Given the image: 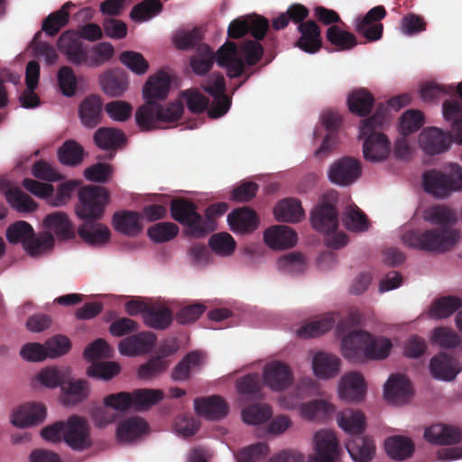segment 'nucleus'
I'll list each match as a JSON object with an SVG mask.
<instances>
[{
    "label": "nucleus",
    "instance_id": "obj_8",
    "mask_svg": "<svg viewBox=\"0 0 462 462\" xmlns=\"http://www.w3.org/2000/svg\"><path fill=\"white\" fill-rule=\"evenodd\" d=\"M79 202L75 212L83 220H99L109 202V192L105 187L87 185L78 192Z\"/></svg>",
    "mask_w": 462,
    "mask_h": 462
},
{
    "label": "nucleus",
    "instance_id": "obj_2",
    "mask_svg": "<svg viewBox=\"0 0 462 462\" xmlns=\"http://www.w3.org/2000/svg\"><path fill=\"white\" fill-rule=\"evenodd\" d=\"M393 344L384 337H373L363 330L349 332L342 339V354L352 363L382 360L391 352Z\"/></svg>",
    "mask_w": 462,
    "mask_h": 462
},
{
    "label": "nucleus",
    "instance_id": "obj_54",
    "mask_svg": "<svg viewBox=\"0 0 462 462\" xmlns=\"http://www.w3.org/2000/svg\"><path fill=\"white\" fill-rule=\"evenodd\" d=\"M180 97L185 102L188 110L194 115L208 112L209 106V98L204 96L197 88H189L182 91Z\"/></svg>",
    "mask_w": 462,
    "mask_h": 462
},
{
    "label": "nucleus",
    "instance_id": "obj_25",
    "mask_svg": "<svg viewBox=\"0 0 462 462\" xmlns=\"http://www.w3.org/2000/svg\"><path fill=\"white\" fill-rule=\"evenodd\" d=\"M156 337L149 331H143L120 341L119 351L125 356L148 353L154 346Z\"/></svg>",
    "mask_w": 462,
    "mask_h": 462
},
{
    "label": "nucleus",
    "instance_id": "obj_46",
    "mask_svg": "<svg viewBox=\"0 0 462 462\" xmlns=\"http://www.w3.org/2000/svg\"><path fill=\"white\" fill-rule=\"evenodd\" d=\"M341 121V116L337 112L327 111L323 113L322 123L330 134L326 135L321 145L317 150L316 154L318 156L327 154L333 149L336 144V137L333 133L339 128Z\"/></svg>",
    "mask_w": 462,
    "mask_h": 462
},
{
    "label": "nucleus",
    "instance_id": "obj_41",
    "mask_svg": "<svg viewBox=\"0 0 462 462\" xmlns=\"http://www.w3.org/2000/svg\"><path fill=\"white\" fill-rule=\"evenodd\" d=\"M173 319L172 311L162 304H150L144 314V324L153 329L163 330L170 327Z\"/></svg>",
    "mask_w": 462,
    "mask_h": 462
},
{
    "label": "nucleus",
    "instance_id": "obj_7",
    "mask_svg": "<svg viewBox=\"0 0 462 462\" xmlns=\"http://www.w3.org/2000/svg\"><path fill=\"white\" fill-rule=\"evenodd\" d=\"M164 393L159 389H137L130 392L111 393L104 398V405L120 412L130 409L137 411L147 410L162 400Z\"/></svg>",
    "mask_w": 462,
    "mask_h": 462
},
{
    "label": "nucleus",
    "instance_id": "obj_17",
    "mask_svg": "<svg viewBox=\"0 0 462 462\" xmlns=\"http://www.w3.org/2000/svg\"><path fill=\"white\" fill-rule=\"evenodd\" d=\"M59 51L64 54L69 62L76 65H84L88 48L84 46L80 39L72 32H64L59 38Z\"/></svg>",
    "mask_w": 462,
    "mask_h": 462
},
{
    "label": "nucleus",
    "instance_id": "obj_6",
    "mask_svg": "<svg viewBox=\"0 0 462 462\" xmlns=\"http://www.w3.org/2000/svg\"><path fill=\"white\" fill-rule=\"evenodd\" d=\"M184 106L181 100H176L162 106L157 102H146L135 112V121L143 131L159 127V123H176L183 115Z\"/></svg>",
    "mask_w": 462,
    "mask_h": 462
},
{
    "label": "nucleus",
    "instance_id": "obj_59",
    "mask_svg": "<svg viewBox=\"0 0 462 462\" xmlns=\"http://www.w3.org/2000/svg\"><path fill=\"white\" fill-rule=\"evenodd\" d=\"M179 226L171 222L157 223L148 228L149 238L155 243H164L172 240L179 234Z\"/></svg>",
    "mask_w": 462,
    "mask_h": 462
},
{
    "label": "nucleus",
    "instance_id": "obj_15",
    "mask_svg": "<svg viewBox=\"0 0 462 462\" xmlns=\"http://www.w3.org/2000/svg\"><path fill=\"white\" fill-rule=\"evenodd\" d=\"M263 381L273 391L281 392L292 384L293 374L287 364L273 361L264 366Z\"/></svg>",
    "mask_w": 462,
    "mask_h": 462
},
{
    "label": "nucleus",
    "instance_id": "obj_9",
    "mask_svg": "<svg viewBox=\"0 0 462 462\" xmlns=\"http://www.w3.org/2000/svg\"><path fill=\"white\" fill-rule=\"evenodd\" d=\"M425 192L438 199H445L452 192L462 189V168L456 164L449 173L432 169L422 175Z\"/></svg>",
    "mask_w": 462,
    "mask_h": 462
},
{
    "label": "nucleus",
    "instance_id": "obj_14",
    "mask_svg": "<svg viewBox=\"0 0 462 462\" xmlns=\"http://www.w3.org/2000/svg\"><path fill=\"white\" fill-rule=\"evenodd\" d=\"M64 441L76 450L88 448L91 441L88 420L78 415L70 416L65 423Z\"/></svg>",
    "mask_w": 462,
    "mask_h": 462
},
{
    "label": "nucleus",
    "instance_id": "obj_37",
    "mask_svg": "<svg viewBox=\"0 0 462 462\" xmlns=\"http://www.w3.org/2000/svg\"><path fill=\"white\" fill-rule=\"evenodd\" d=\"M346 102L348 109L352 114L363 117L372 112L375 99L367 88H359L348 94Z\"/></svg>",
    "mask_w": 462,
    "mask_h": 462
},
{
    "label": "nucleus",
    "instance_id": "obj_22",
    "mask_svg": "<svg viewBox=\"0 0 462 462\" xmlns=\"http://www.w3.org/2000/svg\"><path fill=\"white\" fill-rule=\"evenodd\" d=\"M421 149L429 155H435L448 151L451 136L436 127L424 129L419 136Z\"/></svg>",
    "mask_w": 462,
    "mask_h": 462
},
{
    "label": "nucleus",
    "instance_id": "obj_3",
    "mask_svg": "<svg viewBox=\"0 0 462 462\" xmlns=\"http://www.w3.org/2000/svg\"><path fill=\"white\" fill-rule=\"evenodd\" d=\"M387 113L388 107L381 103L376 106L374 115L362 121L359 136L365 139L363 152L367 161H383L390 152V141L381 132L386 122Z\"/></svg>",
    "mask_w": 462,
    "mask_h": 462
},
{
    "label": "nucleus",
    "instance_id": "obj_51",
    "mask_svg": "<svg viewBox=\"0 0 462 462\" xmlns=\"http://www.w3.org/2000/svg\"><path fill=\"white\" fill-rule=\"evenodd\" d=\"M115 53L114 47L109 42H99L90 50L88 49L84 65L89 68H97L109 61Z\"/></svg>",
    "mask_w": 462,
    "mask_h": 462
},
{
    "label": "nucleus",
    "instance_id": "obj_49",
    "mask_svg": "<svg viewBox=\"0 0 462 462\" xmlns=\"http://www.w3.org/2000/svg\"><path fill=\"white\" fill-rule=\"evenodd\" d=\"M5 199L10 207L19 213H32L38 204L19 188H11L5 192Z\"/></svg>",
    "mask_w": 462,
    "mask_h": 462
},
{
    "label": "nucleus",
    "instance_id": "obj_58",
    "mask_svg": "<svg viewBox=\"0 0 462 462\" xmlns=\"http://www.w3.org/2000/svg\"><path fill=\"white\" fill-rule=\"evenodd\" d=\"M343 222L350 231L363 232L368 229L366 215L356 205L346 208Z\"/></svg>",
    "mask_w": 462,
    "mask_h": 462
},
{
    "label": "nucleus",
    "instance_id": "obj_40",
    "mask_svg": "<svg viewBox=\"0 0 462 462\" xmlns=\"http://www.w3.org/2000/svg\"><path fill=\"white\" fill-rule=\"evenodd\" d=\"M148 423L134 416L120 421L116 428V437L121 442H131L148 430Z\"/></svg>",
    "mask_w": 462,
    "mask_h": 462
},
{
    "label": "nucleus",
    "instance_id": "obj_57",
    "mask_svg": "<svg viewBox=\"0 0 462 462\" xmlns=\"http://www.w3.org/2000/svg\"><path fill=\"white\" fill-rule=\"evenodd\" d=\"M273 415L269 405L255 403L243 409L242 418L246 424L259 425L266 422Z\"/></svg>",
    "mask_w": 462,
    "mask_h": 462
},
{
    "label": "nucleus",
    "instance_id": "obj_21",
    "mask_svg": "<svg viewBox=\"0 0 462 462\" xmlns=\"http://www.w3.org/2000/svg\"><path fill=\"white\" fill-rule=\"evenodd\" d=\"M45 232L53 234L60 241H68L76 236L74 226L68 215L61 211L48 214L42 220Z\"/></svg>",
    "mask_w": 462,
    "mask_h": 462
},
{
    "label": "nucleus",
    "instance_id": "obj_27",
    "mask_svg": "<svg viewBox=\"0 0 462 462\" xmlns=\"http://www.w3.org/2000/svg\"><path fill=\"white\" fill-rule=\"evenodd\" d=\"M411 393V383L404 375H391L384 384V397L392 403L399 404L405 402Z\"/></svg>",
    "mask_w": 462,
    "mask_h": 462
},
{
    "label": "nucleus",
    "instance_id": "obj_16",
    "mask_svg": "<svg viewBox=\"0 0 462 462\" xmlns=\"http://www.w3.org/2000/svg\"><path fill=\"white\" fill-rule=\"evenodd\" d=\"M316 455L310 462H335L339 454V446L335 433L322 430L314 436Z\"/></svg>",
    "mask_w": 462,
    "mask_h": 462
},
{
    "label": "nucleus",
    "instance_id": "obj_53",
    "mask_svg": "<svg viewBox=\"0 0 462 462\" xmlns=\"http://www.w3.org/2000/svg\"><path fill=\"white\" fill-rule=\"evenodd\" d=\"M58 157L62 164L76 166L83 161L84 149L78 142L68 140L59 148Z\"/></svg>",
    "mask_w": 462,
    "mask_h": 462
},
{
    "label": "nucleus",
    "instance_id": "obj_13",
    "mask_svg": "<svg viewBox=\"0 0 462 462\" xmlns=\"http://www.w3.org/2000/svg\"><path fill=\"white\" fill-rule=\"evenodd\" d=\"M386 10L383 5L370 9L363 17L357 18L356 31L368 42H375L382 38L383 25L380 23L386 16Z\"/></svg>",
    "mask_w": 462,
    "mask_h": 462
},
{
    "label": "nucleus",
    "instance_id": "obj_61",
    "mask_svg": "<svg viewBox=\"0 0 462 462\" xmlns=\"http://www.w3.org/2000/svg\"><path fill=\"white\" fill-rule=\"evenodd\" d=\"M121 367L116 362H94L87 369L89 377L109 381L120 373Z\"/></svg>",
    "mask_w": 462,
    "mask_h": 462
},
{
    "label": "nucleus",
    "instance_id": "obj_47",
    "mask_svg": "<svg viewBox=\"0 0 462 462\" xmlns=\"http://www.w3.org/2000/svg\"><path fill=\"white\" fill-rule=\"evenodd\" d=\"M387 454L395 460H403L410 457L414 450L412 441L402 436H393L384 442Z\"/></svg>",
    "mask_w": 462,
    "mask_h": 462
},
{
    "label": "nucleus",
    "instance_id": "obj_60",
    "mask_svg": "<svg viewBox=\"0 0 462 462\" xmlns=\"http://www.w3.org/2000/svg\"><path fill=\"white\" fill-rule=\"evenodd\" d=\"M69 374V369L68 367H46L39 373L38 380L48 388L61 387Z\"/></svg>",
    "mask_w": 462,
    "mask_h": 462
},
{
    "label": "nucleus",
    "instance_id": "obj_50",
    "mask_svg": "<svg viewBox=\"0 0 462 462\" xmlns=\"http://www.w3.org/2000/svg\"><path fill=\"white\" fill-rule=\"evenodd\" d=\"M326 38L338 51L351 50L357 45L355 34L340 29L337 25H331L328 28Z\"/></svg>",
    "mask_w": 462,
    "mask_h": 462
},
{
    "label": "nucleus",
    "instance_id": "obj_34",
    "mask_svg": "<svg viewBox=\"0 0 462 462\" xmlns=\"http://www.w3.org/2000/svg\"><path fill=\"white\" fill-rule=\"evenodd\" d=\"M263 239L265 244L273 249H285L296 244L297 235L287 226H274L264 232Z\"/></svg>",
    "mask_w": 462,
    "mask_h": 462
},
{
    "label": "nucleus",
    "instance_id": "obj_56",
    "mask_svg": "<svg viewBox=\"0 0 462 462\" xmlns=\"http://www.w3.org/2000/svg\"><path fill=\"white\" fill-rule=\"evenodd\" d=\"M208 245L216 254L226 257L235 252L236 242L230 234L220 232L210 236Z\"/></svg>",
    "mask_w": 462,
    "mask_h": 462
},
{
    "label": "nucleus",
    "instance_id": "obj_38",
    "mask_svg": "<svg viewBox=\"0 0 462 462\" xmlns=\"http://www.w3.org/2000/svg\"><path fill=\"white\" fill-rule=\"evenodd\" d=\"M95 221L86 220L79 226L78 234L89 245H104L110 239V231L106 226Z\"/></svg>",
    "mask_w": 462,
    "mask_h": 462
},
{
    "label": "nucleus",
    "instance_id": "obj_23",
    "mask_svg": "<svg viewBox=\"0 0 462 462\" xmlns=\"http://www.w3.org/2000/svg\"><path fill=\"white\" fill-rule=\"evenodd\" d=\"M46 413L45 405L39 402H28L13 412L11 421L16 427L26 428L42 422Z\"/></svg>",
    "mask_w": 462,
    "mask_h": 462
},
{
    "label": "nucleus",
    "instance_id": "obj_43",
    "mask_svg": "<svg viewBox=\"0 0 462 462\" xmlns=\"http://www.w3.org/2000/svg\"><path fill=\"white\" fill-rule=\"evenodd\" d=\"M274 215L278 221L296 223L304 217L301 203L297 199H285L274 208Z\"/></svg>",
    "mask_w": 462,
    "mask_h": 462
},
{
    "label": "nucleus",
    "instance_id": "obj_63",
    "mask_svg": "<svg viewBox=\"0 0 462 462\" xmlns=\"http://www.w3.org/2000/svg\"><path fill=\"white\" fill-rule=\"evenodd\" d=\"M278 269L291 274L301 273L306 267L303 255L298 252L286 254L278 260Z\"/></svg>",
    "mask_w": 462,
    "mask_h": 462
},
{
    "label": "nucleus",
    "instance_id": "obj_36",
    "mask_svg": "<svg viewBox=\"0 0 462 462\" xmlns=\"http://www.w3.org/2000/svg\"><path fill=\"white\" fill-rule=\"evenodd\" d=\"M423 219L431 224L438 226L437 228H454L457 221L456 212L445 205H433L423 210Z\"/></svg>",
    "mask_w": 462,
    "mask_h": 462
},
{
    "label": "nucleus",
    "instance_id": "obj_11",
    "mask_svg": "<svg viewBox=\"0 0 462 462\" xmlns=\"http://www.w3.org/2000/svg\"><path fill=\"white\" fill-rule=\"evenodd\" d=\"M362 174L359 160L344 156L335 161L328 168V180L338 186L346 187L356 182Z\"/></svg>",
    "mask_w": 462,
    "mask_h": 462
},
{
    "label": "nucleus",
    "instance_id": "obj_31",
    "mask_svg": "<svg viewBox=\"0 0 462 462\" xmlns=\"http://www.w3.org/2000/svg\"><path fill=\"white\" fill-rule=\"evenodd\" d=\"M112 224L117 232L127 236H136L143 230L141 214L136 211L116 212L112 218Z\"/></svg>",
    "mask_w": 462,
    "mask_h": 462
},
{
    "label": "nucleus",
    "instance_id": "obj_52",
    "mask_svg": "<svg viewBox=\"0 0 462 462\" xmlns=\"http://www.w3.org/2000/svg\"><path fill=\"white\" fill-rule=\"evenodd\" d=\"M202 355L197 351L188 353L174 367L171 377L174 381H185L195 368L200 366Z\"/></svg>",
    "mask_w": 462,
    "mask_h": 462
},
{
    "label": "nucleus",
    "instance_id": "obj_30",
    "mask_svg": "<svg viewBox=\"0 0 462 462\" xmlns=\"http://www.w3.org/2000/svg\"><path fill=\"white\" fill-rule=\"evenodd\" d=\"M424 438L431 443L452 445L462 440V430L450 425L435 424L425 430Z\"/></svg>",
    "mask_w": 462,
    "mask_h": 462
},
{
    "label": "nucleus",
    "instance_id": "obj_10",
    "mask_svg": "<svg viewBox=\"0 0 462 462\" xmlns=\"http://www.w3.org/2000/svg\"><path fill=\"white\" fill-rule=\"evenodd\" d=\"M170 209L171 217L188 228V235L200 238L208 234V223L198 213L194 202L183 198L173 199Z\"/></svg>",
    "mask_w": 462,
    "mask_h": 462
},
{
    "label": "nucleus",
    "instance_id": "obj_19",
    "mask_svg": "<svg viewBox=\"0 0 462 462\" xmlns=\"http://www.w3.org/2000/svg\"><path fill=\"white\" fill-rule=\"evenodd\" d=\"M300 37L295 46L306 53H317L322 48L321 31L313 20H308L298 25Z\"/></svg>",
    "mask_w": 462,
    "mask_h": 462
},
{
    "label": "nucleus",
    "instance_id": "obj_4",
    "mask_svg": "<svg viewBox=\"0 0 462 462\" xmlns=\"http://www.w3.org/2000/svg\"><path fill=\"white\" fill-rule=\"evenodd\" d=\"M460 238L455 228L409 230L402 236V243L411 247L430 253H445L452 249Z\"/></svg>",
    "mask_w": 462,
    "mask_h": 462
},
{
    "label": "nucleus",
    "instance_id": "obj_45",
    "mask_svg": "<svg viewBox=\"0 0 462 462\" xmlns=\"http://www.w3.org/2000/svg\"><path fill=\"white\" fill-rule=\"evenodd\" d=\"M337 420L350 437L362 434L365 430V417L361 411L346 409L338 414Z\"/></svg>",
    "mask_w": 462,
    "mask_h": 462
},
{
    "label": "nucleus",
    "instance_id": "obj_42",
    "mask_svg": "<svg viewBox=\"0 0 462 462\" xmlns=\"http://www.w3.org/2000/svg\"><path fill=\"white\" fill-rule=\"evenodd\" d=\"M312 367L317 377L328 379L335 377L340 368V359L334 355L319 352L312 361Z\"/></svg>",
    "mask_w": 462,
    "mask_h": 462
},
{
    "label": "nucleus",
    "instance_id": "obj_20",
    "mask_svg": "<svg viewBox=\"0 0 462 462\" xmlns=\"http://www.w3.org/2000/svg\"><path fill=\"white\" fill-rule=\"evenodd\" d=\"M227 222L234 233L245 235L253 233L257 229L259 217L254 209L242 207L232 210L228 214Z\"/></svg>",
    "mask_w": 462,
    "mask_h": 462
},
{
    "label": "nucleus",
    "instance_id": "obj_44",
    "mask_svg": "<svg viewBox=\"0 0 462 462\" xmlns=\"http://www.w3.org/2000/svg\"><path fill=\"white\" fill-rule=\"evenodd\" d=\"M75 5L66 2L59 10L51 13L42 22V31L49 36H55L66 26L69 20V9Z\"/></svg>",
    "mask_w": 462,
    "mask_h": 462
},
{
    "label": "nucleus",
    "instance_id": "obj_62",
    "mask_svg": "<svg viewBox=\"0 0 462 462\" xmlns=\"http://www.w3.org/2000/svg\"><path fill=\"white\" fill-rule=\"evenodd\" d=\"M431 341L442 348H455L461 344L458 334L447 327L436 328L431 336Z\"/></svg>",
    "mask_w": 462,
    "mask_h": 462
},
{
    "label": "nucleus",
    "instance_id": "obj_39",
    "mask_svg": "<svg viewBox=\"0 0 462 462\" xmlns=\"http://www.w3.org/2000/svg\"><path fill=\"white\" fill-rule=\"evenodd\" d=\"M97 147L106 151H116L126 143L125 133L114 127H101L97 129L93 136Z\"/></svg>",
    "mask_w": 462,
    "mask_h": 462
},
{
    "label": "nucleus",
    "instance_id": "obj_32",
    "mask_svg": "<svg viewBox=\"0 0 462 462\" xmlns=\"http://www.w3.org/2000/svg\"><path fill=\"white\" fill-rule=\"evenodd\" d=\"M60 391L62 402L66 405H75L87 400L90 390L88 381L74 380L69 374Z\"/></svg>",
    "mask_w": 462,
    "mask_h": 462
},
{
    "label": "nucleus",
    "instance_id": "obj_5",
    "mask_svg": "<svg viewBox=\"0 0 462 462\" xmlns=\"http://www.w3.org/2000/svg\"><path fill=\"white\" fill-rule=\"evenodd\" d=\"M10 244H22L27 254L32 257L51 250L54 245V236L49 232L35 234L32 226L26 221L18 220L11 224L5 232Z\"/></svg>",
    "mask_w": 462,
    "mask_h": 462
},
{
    "label": "nucleus",
    "instance_id": "obj_64",
    "mask_svg": "<svg viewBox=\"0 0 462 462\" xmlns=\"http://www.w3.org/2000/svg\"><path fill=\"white\" fill-rule=\"evenodd\" d=\"M335 411V407L323 400H313L303 403L300 407L302 416L308 420L328 416Z\"/></svg>",
    "mask_w": 462,
    "mask_h": 462
},
{
    "label": "nucleus",
    "instance_id": "obj_24",
    "mask_svg": "<svg viewBox=\"0 0 462 462\" xmlns=\"http://www.w3.org/2000/svg\"><path fill=\"white\" fill-rule=\"evenodd\" d=\"M194 408L199 415L213 420L225 418L229 411L228 404L219 395L197 398Z\"/></svg>",
    "mask_w": 462,
    "mask_h": 462
},
{
    "label": "nucleus",
    "instance_id": "obj_1",
    "mask_svg": "<svg viewBox=\"0 0 462 462\" xmlns=\"http://www.w3.org/2000/svg\"><path fill=\"white\" fill-rule=\"evenodd\" d=\"M214 60L217 65L226 69V74L231 79L239 78L244 72V62L239 55L237 44L227 41L214 54L207 44H200L196 53L190 59V67L198 75L208 73L213 66Z\"/></svg>",
    "mask_w": 462,
    "mask_h": 462
},
{
    "label": "nucleus",
    "instance_id": "obj_28",
    "mask_svg": "<svg viewBox=\"0 0 462 462\" xmlns=\"http://www.w3.org/2000/svg\"><path fill=\"white\" fill-rule=\"evenodd\" d=\"M170 77L164 71H158L151 76L143 88V97L146 102L166 99L170 90Z\"/></svg>",
    "mask_w": 462,
    "mask_h": 462
},
{
    "label": "nucleus",
    "instance_id": "obj_12",
    "mask_svg": "<svg viewBox=\"0 0 462 462\" xmlns=\"http://www.w3.org/2000/svg\"><path fill=\"white\" fill-rule=\"evenodd\" d=\"M337 198L336 193L325 195L322 202L311 212V225L313 228L320 233L330 234L338 227L337 212L332 201Z\"/></svg>",
    "mask_w": 462,
    "mask_h": 462
},
{
    "label": "nucleus",
    "instance_id": "obj_26",
    "mask_svg": "<svg viewBox=\"0 0 462 462\" xmlns=\"http://www.w3.org/2000/svg\"><path fill=\"white\" fill-rule=\"evenodd\" d=\"M365 379L361 374L348 373L341 379L339 396L349 402H361L365 397Z\"/></svg>",
    "mask_w": 462,
    "mask_h": 462
},
{
    "label": "nucleus",
    "instance_id": "obj_29",
    "mask_svg": "<svg viewBox=\"0 0 462 462\" xmlns=\"http://www.w3.org/2000/svg\"><path fill=\"white\" fill-rule=\"evenodd\" d=\"M346 447L355 462H370L376 450L374 441L361 434L350 437Z\"/></svg>",
    "mask_w": 462,
    "mask_h": 462
},
{
    "label": "nucleus",
    "instance_id": "obj_35",
    "mask_svg": "<svg viewBox=\"0 0 462 462\" xmlns=\"http://www.w3.org/2000/svg\"><path fill=\"white\" fill-rule=\"evenodd\" d=\"M103 104L99 97L91 95L84 98L79 107L81 123L87 128H94L101 123Z\"/></svg>",
    "mask_w": 462,
    "mask_h": 462
},
{
    "label": "nucleus",
    "instance_id": "obj_48",
    "mask_svg": "<svg viewBox=\"0 0 462 462\" xmlns=\"http://www.w3.org/2000/svg\"><path fill=\"white\" fill-rule=\"evenodd\" d=\"M462 307V300L456 296H443L434 300L430 316L435 319L448 318Z\"/></svg>",
    "mask_w": 462,
    "mask_h": 462
},
{
    "label": "nucleus",
    "instance_id": "obj_33",
    "mask_svg": "<svg viewBox=\"0 0 462 462\" xmlns=\"http://www.w3.org/2000/svg\"><path fill=\"white\" fill-rule=\"evenodd\" d=\"M99 82L105 94L118 97L128 88V79L124 70L113 69L103 73Z\"/></svg>",
    "mask_w": 462,
    "mask_h": 462
},
{
    "label": "nucleus",
    "instance_id": "obj_18",
    "mask_svg": "<svg viewBox=\"0 0 462 462\" xmlns=\"http://www.w3.org/2000/svg\"><path fill=\"white\" fill-rule=\"evenodd\" d=\"M430 371L435 379L449 382L459 374L461 365L455 356L441 352L430 359Z\"/></svg>",
    "mask_w": 462,
    "mask_h": 462
},
{
    "label": "nucleus",
    "instance_id": "obj_55",
    "mask_svg": "<svg viewBox=\"0 0 462 462\" xmlns=\"http://www.w3.org/2000/svg\"><path fill=\"white\" fill-rule=\"evenodd\" d=\"M335 319L333 316L328 314L301 326L297 330V335L303 338L319 337L328 331L333 327Z\"/></svg>",
    "mask_w": 462,
    "mask_h": 462
}]
</instances>
